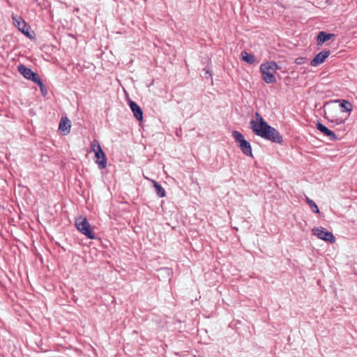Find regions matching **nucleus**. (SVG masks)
I'll return each instance as SVG.
<instances>
[{"label":"nucleus","mask_w":357,"mask_h":357,"mask_svg":"<svg viewBox=\"0 0 357 357\" xmlns=\"http://www.w3.org/2000/svg\"><path fill=\"white\" fill-rule=\"evenodd\" d=\"M128 105L136 119L139 121H142L143 119V111L142 108L135 102L131 100L128 101Z\"/></svg>","instance_id":"obj_11"},{"label":"nucleus","mask_w":357,"mask_h":357,"mask_svg":"<svg viewBox=\"0 0 357 357\" xmlns=\"http://www.w3.org/2000/svg\"><path fill=\"white\" fill-rule=\"evenodd\" d=\"M92 150L95 152L96 163L98 165L100 169L107 167V157L105 152L102 151L99 142L97 140H93L91 144Z\"/></svg>","instance_id":"obj_5"},{"label":"nucleus","mask_w":357,"mask_h":357,"mask_svg":"<svg viewBox=\"0 0 357 357\" xmlns=\"http://www.w3.org/2000/svg\"><path fill=\"white\" fill-rule=\"evenodd\" d=\"M331 122H335L336 125H342L345 122V119H336L335 120H331Z\"/></svg>","instance_id":"obj_23"},{"label":"nucleus","mask_w":357,"mask_h":357,"mask_svg":"<svg viewBox=\"0 0 357 357\" xmlns=\"http://www.w3.org/2000/svg\"><path fill=\"white\" fill-rule=\"evenodd\" d=\"M75 225L77 229L89 239H95V234L91 228L89 221L85 217L79 216L75 220Z\"/></svg>","instance_id":"obj_4"},{"label":"nucleus","mask_w":357,"mask_h":357,"mask_svg":"<svg viewBox=\"0 0 357 357\" xmlns=\"http://www.w3.org/2000/svg\"><path fill=\"white\" fill-rule=\"evenodd\" d=\"M31 81L38 84V86L44 84L42 79L39 77L38 74H36V76H34V77H33V79Z\"/></svg>","instance_id":"obj_20"},{"label":"nucleus","mask_w":357,"mask_h":357,"mask_svg":"<svg viewBox=\"0 0 357 357\" xmlns=\"http://www.w3.org/2000/svg\"><path fill=\"white\" fill-rule=\"evenodd\" d=\"M305 57H298L295 59V63H296L297 65H302L305 62Z\"/></svg>","instance_id":"obj_21"},{"label":"nucleus","mask_w":357,"mask_h":357,"mask_svg":"<svg viewBox=\"0 0 357 357\" xmlns=\"http://www.w3.org/2000/svg\"><path fill=\"white\" fill-rule=\"evenodd\" d=\"M253 133L273 143L281 144L283 142L282 135L277 129L271 126L268 123L260 128L255 126Z\"/></svg>","instance_id":"obj_1"},{"label":"nucleus","mask_w":357,"mask_h":357,"mask_svg":"<svg viewBox=\"0 0 357 357\" xmlns=\"http://www.w3.org/2000/svg\"><path fill=\"white\" fill-rule=\"evenodd\" d=\"M312 233L319 239L326 242L334 243L335 241V238L333 233L326 230L325 228H314L312 229Z\"/></svg>","instance_id":"obj_7"},{"label":"nucleus","mask_w":357,"mask_h":357,"mask_svg":"<svg viewBox=\"0 0 357 357\" xmlns=\"http://www.w3.org/2000/svg\"><path fill=\"white\" fill-rule=\"evenodd\" d=\"M278 69V66L275 61L263 63L260 66V72L262 79L266 84H273L276 82V78L273 74Z\"/></svg>","instance_id":"obj_2"},{"label":"nucleus","mask_w":357,"mask_h":357,"mask_svg":"<svg viewBox=\"0 0 357 357\" xmlns=\"http://www.w3.org/2000/svg\"><path fill=\"white\" fill-rule=\"evenodd\" d=\"M153 186L155 189L156 194L159 197H164L166 195L165 190L157 181H153Z\"/></svg>","instance_id":"obj_17"},{"label":"nucleus","mask_w":357,"mask_h":357,"mask_svg":"<svg viewBox=\"0 0 357 357\" xmlns=\"http://www.w3.org/2000/svg\"><path fill=\"white\" fill-rule=\"evenodd\" d=\"M39 88H40V92H41L43 96H45L47 94V87L45 86V85L44 84H43L42 85H40L39 86Z\"/></svg>","instance_id":"obj_22"},{"label":"nucleus","mask_w":357,"mask_h":357,"mask_svg":"<svg viewBox=\"0 0 357 357\" xmlns=\"http://www.w3.org/2000/svg\"><path fill=\"white\" fill-rule=\"evenodd\" d=\"M331 52L329 50H323L319 52L311 61L310 66H318L325 61V60L329 56Z\"/></svg>","instance_id":"obj_8"},{"label":"nucleus","mask_w":357,"mask_h":357,"mask_svg":"<svg viewBox=\"0 0 357 357\" xmlns=\"http://www.w3.org/2000/svg\"><path fill=\"white\" fill-rule=\"evenodd\" d=\"M316 128L323 133L324 135L327 136L331 140L336 141L338 139V137L335 135V133L331 130L328 129L326 126H325L323 123L319 121H317L316 123Z\"/></svg>","instance_id":"obj_9"},{"label":"nucleus","mask_w":357,"mask_h":357,"mask_svg":"<svg viewBox=\"0 0 357 357\" xmlns=\"http://www.w3.org/2000/svg\"><path fill=\"white\" fill-rule=\"evenodd\" d=\"M70 121L66 117H62L59 125V129L64 134H67L70 132Z\"/></svg>","instance_id":"obj_14"},{"label":"nucleus","mask_w":357,"mask_h":357,"mask_svg":"<svg viewBox=\"0 0 357 357\" xmlns=\"http://www.w3.org/2000/svg\"><path fill=\"white\" fill-rule=\"evenodd\" d=\"M203 70L205 72L206 75H208L209 77H211L212 73L208 69L204 68Z\"/></svg>","instance_id":"obj_24"},{"label":"nucleus","mask_w":357,"mask_h":357,"mask_svg":"<svg viewBox=\"0 0 357 357\" xmlns=\"http://www.w3.org/2000/svg\"><path fill=\"white\" fill-rule=\"evenodd\" d=\"M255 117H256L255 120L252 119L250 122V128L252 132H253V129L255 128V126L257 127V128H260L261 126L267 123V122L263 119V117L261 116V114L259 112L255 113Z\"/></svg>","instance_id":"obj_13"},{"label":"nucleus","mask_w":357,"mask_h":357,"mask_svg":"<svg viewBox=\"0 0 357 357\" xmlns=\"http://www.w3.org/2000/svg\"><path fill=\"white\" fill-rule=\"evenodd\" d=\"M335 35L326 31H320L317 38V45L321 46L325 42L335 38Z\"/></svg>","instance_id":"obj_12"},{"label":"nucleus","mask_w":357,"mask_h":357,"mask_svg":"<svg viewBox=\"0 0 357 357\" xmlns=\"http://www.w3.org/2000/svg\"><path fill=\"white\" fill-rule=\"evenodd\" d=\"M306 202L307 203V204L309 205V206L310 207L311 210L315 213H319V209L318 208V206L317 205V204L312 199H310V198H308L307 197H306Z\"/></svg>","instance_id":"obj_18"},{"label":"nucleus","mask_w":357,"mask_h":357,"mask_svg":"<svg viewBox=\"0 0 357 357\" xmlns=\"http://www.w3.org/2000/svg\"><path fill=\"white\" fill-rule=\"evenodd\" d=\"M241 59L243 61L249 64H253L256 61L255 56L246 51H243L241 52Z\"/></svg>","instance_id":"obj_16"},{"label":"nucleus","mask_w":357,"mask_h":357,"mask_svg":"<svg viewBox=\"0 0 357 357\" xmlns=\"http://www.w3.org/2000/svg\"><path fill=\"white\" fill-rule=\"evenodd\" d=\"M17 71L23 75L24 78L29 80H31L34 76L37 74L34 73L31 68L26 67L24 64H20L17 67Z\"/></svg>","instance_id":"obj_10"},{"label":"nucleus","mask_w":357,"mask_h":357,"mask_svg":"<svg viewBox=\"0 0 357 357\" xmlns=\"http://www.w3.org/2000/svg\"><path fill=\"white\" fill-rule=\"evenodd\" d=\"M231 135L242 153L247 156L253 157L251 144L245 139L243 135L237 130H234Z\"/></svg>","instance_id":"obj_3"},{"label":"nucleus","mask_w":357,"mask_h":357,"mask_svg":"<svg viewBox=\"0 0 357 357\" xmlns=\"http://www.w3.org/2000/svg\"><path fill=\"white\" fill-rule=\"evenodd\" d=\"M31 81L38 84V86L44 84L42 79L39 77L38 74H36V76H34V77H33V79Z\"/></svg>","instance_id":"obj_19"},{"label":"nucleus","mask_w":357,"mask_h":357,"mask_svg":"<svg viewBox=\"0 0 357 357\" xmlns=\"http://www.w3.org/2000/svg\"><path fill=\"white\" fill-rule=\"evenodd\" d=\"M12 20L13 21V24L20 31H21L26 37L29 38H32L31 35L30 34V26H29L21 17L13 15Z\"/></svg>","instance_id":"obj_6"},{"label":"nucleus","mask_w":357,"mask_h":357,"mask_svg":"<svg viewBox=\"0 0 357 357\" xmlns=\"http://www.w3.org/2000/svg\"><path fill=\"white\" fill-rule=\"evenodd\" d=\"M334 102H340V107L342 112H351L352 110V105L351 102L346 100H336Z\"/></svg>","instance_id":"obj_15"}]
</instances>
